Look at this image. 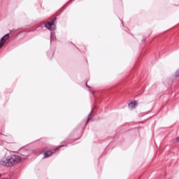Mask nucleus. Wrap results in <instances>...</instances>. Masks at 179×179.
Masks as SVG:
<instances>
[{"label": "nucleus", "instance_id": "nucleus-1", "mask_svg": "<svg viewBox=\"0 0 179 179\" xmlns=\"http://www.w3.org/2000/svg\"><path fill=\"white\" fill-rule=\"evenodd\" d=\"M20 160L19 155H10L4 157L2 160L0 161L1 166H3L4 167H13L17 162Z\"/></svg>", "mask_w": 179, "mask_h": 179}, {"label": "nucleus", "instance_id": "nucleus-2", "mask_svg": "<svg viewBox=\"0 0 179 179\" xmlns=\"http://www.w3.org/2000/svg\"><path fill=\"white\" fill-rule=\"evenodd\" d=\"M61 148H65V145H58L53 150L54 152H52L51 150H48V151L45 152L43 153L44 159H47L48 157H51V156H52V154L55 153V152H57V150H59V149H61Z\"/></svg>", "mask_w": 179, "mask_h": 179}, {"label": "nucleus", "instance_id": "nucleus-3", "mask_svg": "<svg viewBox=\"0 0 179 179\" xmlns=\"http://www.w3.org/2000/svg\"><path fill=\"white\" fill-rule=\"evenodd\" d=\"M55 22H57V17H55L52 20L48 22L45 24V27L49 30H55Z\"/></svg>", "mask_w": 179, "mask_h": 179}, {"label": "nucleus", "instance_id": "nucleus-4", "mask_svg": "<svg viewBox=\"0 0 179 179\" xmlns=\"http://www.w3.org/2000/svg\"><path fill=\"white\" fill-rule=\"evenodd\" d=\"M9 40V34L4 35L0 40V48L3 47V44L6 43V41Z\"/></svg>", "mask_w": 179, "mask_h": 179}, {"label": "nucleus", "instance_id": "nucleus-5", "mask_svg": "<svg viewBox=\"0 0 179 179\" xmlns=\"http://www.w3.org/2000/svg\"><path fill=\"white\" fill-rule=\"evenodd\" d=\"M137 104V102L136 101H131V103H129V108H135V106H136Z\"/></svg>", "mask_w": 179, "mask_h": 179}, {"label": "nucleus", "instance_id": "nucleus-6", "mask_svg": "<svg viewBox=\"0 0 179 179\" xmlns=\"http://www.w3.org/2000/svg\"><path fill=\"white\" fill-rule=\"evenodd\" d=\"M21 155L22 156H24V157H27L29 156L27 151H25V153L22 152Z\"/></svg>", "mask_w": 179, "mask_h": 179}, {"label": "nucleus", "instance_id": "nucleus-7", "mask_svg": "<svg viewBox=\"0 0 179 179\" xmlns=\"http://www.w3.org/2000/svg\"><path fill=\"white\" fill-rule=\"evenodd\" d=\"M175 75H176V76L177 78H179V70H178V71L176 72Z\"/></svg>", "mask_w": 179, "mask_h": 179}, {"label": "nucleus", "instance_id": "nucleus-8", "mask_svg": "<svg viewBox=\"0 0 179 179\" xmlns=\"http://www.w3.org/2000/svg\"><path fill=\"white\" fill-rule=\"evenodd\" d=\"M177 142H179V137L176 138Z\"/></svg>", "mask_w": 179, "mask_h": 179}, {"label": "nucleus", "instance_id": "nucleus-9", "mask_svg": "<svg viewBox=\"0 0 179 179\" xmlns=\"http://www.w3.org/2000/svg\"><path fill=\"white\" fill-rule=\"evenodd\" d=\"M89 121H90V119H88V120H87V122H89Z\"/></svg>", "mask_w": 179, "mask_h": 179}, {"label": "nucleus", "instance_id": "nucleus-10", "mask_svg": "<svg viewBox=\"0 0 179 179\" xmlns=\"http://www.w3.org/2000/svg\"><path fill=\"white\" fill-rule=\"evenodd\" d=\"M86 85H87V87L90 88V86L87 85V83Z\"/></svg>", "mask_w": 179, "mask_h": 179}, {"label": "nucleus", "instance_id": "nucleus-11", "mask_svg": "<svg viewBox=\"0 0 179 179\" xmlns=\"http://www.w3.org/2000/svg\"><path fill=\"white\" fill-rule=\"evenodd\" d=\"M0 177H1V173H0Z\"/></svg>", "mask_w": 179, "mask_h": 179}]
</instances>
